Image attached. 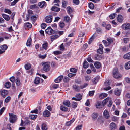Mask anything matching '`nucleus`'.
Instances as JSON below:
<instances>
[{"label": "nucleus", "mask_w": 130, "mask_h": 130, "mask_svg": "<svg viewBox=\"0 0 130 130\" xmlns=\"http://www.w3.org/2000/svg\"><path fill=\"white\" fill-rule=\"evenodd\" d=\"M32 40L31 39L29 38L27 41L26 43V45L27 46H29L31 45V43Z\"/></svg>", "instance_id": "nucleus-41"}, {"label": "nucleus", "mask_w": 130, "mask_h": 130, "mask_svg": "<svg viewBox=\"0 0 130 130\" xmlns=\"http://www.w3.org/2000/svg\"><path fill=\"white\" fill-rule=\"evenodd\" d=\"M11 98L10 96H8L5 99L4 102L6 103H7L11 100Z\"/></svg>", "instance_id": "nucleus-47"}, {"label": "nucleus", "mask_w": 130, "mask_h": 130, "mask_svg": "<svg viewBox=\"0 0 130 130\" xmlns=\"http://www.w3.org/2000/svg\"><path fill=\"white\" fill-rule=\"evenodd\" d=\"M87 60L89 62H93V61L92 59L90 57H89L87 58Z\"/></svg>", "instance_id": "nucleus-57"}, {"label": "nucleus", "mask_w": 130, "mask_h": 130, "mask_svg": "<svg viewBox=\"0 0 130 130\" xmlns=\"http://www.w3.org/2000/svg\"><path fill=\"white\" fill-rule=\"evenodd\" d=\"M87 84H85L83 86H81L80 87L76 85H74L73 86V88L74 90L77 92H79L80 89H82L85 87Z\"/></svg>", "instance_id": "nucleus-2"}, {"label": "nucleus", "mask_w": 130, "mask_h": 130, "mask_svg": "<svg viewBox=\"0 0 130 130\" xmlns=\"http://www.w3.org/2000/svg\"><path fill=\"white\" fill-rule=\"evenodd\" d=\"M0 54L4 53L8 48V46L6 44H4L0 46Z\"/></svg>", "instance_id": "nucleus-4"}, {"label": "nucleus", "mask_w": 130, "mask_h": 130, "mask_svg": "<svg viewBox=\"0 0 130 130\" xmlns=\"http://www.w3.org/2000/svg\"><path fill=\"white\" fill-rule=\"evenodd\" d=\"M121 91V90L118 89V88H117L115 89L114 90V94L116 95L119 96L120 95Z\"/></svg>", "instance_id": "nucleus-12"}, {"label": "nucleus", "mask_w": 130, "mask_h": 130, "mask_svg": "<svg viewBox=\"0 0 130 130\" xmlns=\"http://www.w3.org/2000/svg\"><path fill=\"white\" fill-rule=\"evenodd\" d=\"M70 18L68 16H66L64 17V20L67 22H68L70 20Z\"/></svg>", "instance_id": "nucleus-46"}, {"label": "nucleus", "mask_w": 130, "mask_h": 130, "mask_svg": "<svg viewBox=\"0 0 130 130\" xmlns=\"http://www.w3.org/2000/svg\"><path fill=\"white\" fill-rule=\"evenodd\" d=\"M38 5L41 8H43L46 6V3L45 1H43L40 2L38 3Z\"/></svg>", "instance_id": "nucleus-16"}, {"label": "nucleus", "mask_w": 130, "mask_h": 130, "mask_svg": "<svg viewBox=\"0 0 130 130\" xmlns=\"http://www.w3.org/2000/svg\"><path fill=\"white\" fill-rule=\"evenodd\" d=\"M2 15L4 19L7 21H8L10 19L9 16L5 14H2Z\"/></svg>", "instance_id": "nucleus-29"}, {"label": "nucleus", "mask_w": 130, "mask_h": 130, "mask_svg": "<svg viewBox=\"0 0 130 130\" xmlns=\"http://www.w3.org/2000/svg\"><path fill=\"white\" fill-rule=\"evenodd\" d=\"M42 130H47V127L45 124H43L42 125Z\"/></svg>", "instance_id": "nucleus-45"}, {"label": "nucleus", "mask_w": 130, "mask_h": 130, "mask_svg": "<svg viewBox=\"0 0 130 130\" xmlns=\"http://www.w3.org/2000/svg\"><path fill=\"white\" fill-rule=\"evenodd\" d=\"M103 104H101V102L99 101L96 102V106L97 108H102L103 106Z\"/></svg>", "instance_id": "nucleus-19"}, {"label": "nucleus", "mask_w": 130, "mask_h": 130, "mask_svg": "<svg viewBox=\"0 0 130 130\" xmlns=\"http://www.w3.org/2000/svg\"><path fill=\"white\" fill-rule=\"evenodd\" d=\"M42 65L43 66V70L45 72L49 71L50 69V62H42Z\"/></svg>", "instance_id": "nucleus-1"}, {"label": "nucleus", "mask_w": 130, "mask_h": 130, "mask_svg": "<svg viewBox=\"0 0 130 130\" xmlns=\"http://www.w3.org/2000/svg\"><path fill=\"white\" fill-rule=\"evenodd\" d=\"M123 29L125 30L130 29V24L128 23H126L123 24L122 26Z\"/></svg>", "instance_id": "nucleus-8"}, {"label": "nucleus", "mask_w": 130, "mask_h": 130, "mask_svg": "<svg viewBox=\"0 0 130 130\" xmlns=\"http://www.w3.org/2000/svg\"><path fill=\"white\" fill-rule=\"evenodd\" d=\"M129 39L128 38H125L123 39V41L125 43H127L129 41Z\"/></svg>", "instance_id": "nucleus-64"}, {"label": "nucleus", "mask_w": 130, "mask_h": 130, "mask_svg": "<svg viewBox=\"0 0 130 130\" xmlns=\"http://www.w3.org/2000/svg\"><path fill=\"white\" fill-rule=\"evenodd\" d=\"M15 83L16 85L17 86H20L21 85V83L20 82V80L18 79H16L15 80Z\"/></svg>", "instance_id": "nucleus-48"}, {"label": "nucleus", "mask_w": 130, "mask_h": 130, "mask_svg": "<svg viewBox=\"0 0 130 130\" xmlns=\"http://www.w3.org/2000/svg\"><path fill=\"white\" fill-rule=\"evenodd\" d=\"M94 91H90L89 92V95L90 96H92L94 94Z\"/></svg>", "instance_id": "nucleus-62"}, {"label": "nucleus", "mask_w": 130, "mask_h": 130, "mask_svg": "<svg viewBox=\"0 0 130 130\" xmlns=\"http://www.w3.org/2000/svg\"><path fill=\"white\" fill-rule=\"evenodd\" d=\"M46 56V54H44L43 55H42L41 54H39V58L41 59H44Z\"/></svg>", "instance_id": "nucleus-54"}, {"label": "nucleus", "mask_w": 130, "mask_h": 130, "mask_svg": "<svg viewBox=\"0 0 130 130\" xmlns=\"http://www.w3.org/2000/svg\"><path fill=\"white\" fill-rule=\"evenodd\" d=\"M62 7L64 8H65L67 6V2L65 1H62Z\"/></svg>", "instance_id": "nucleus-53"}, {"label": "nucleus", "mask_w": 130, "mask_h": 130, "mask_svg": "<svg viewBox=\"0 0 130 130\" xmlns=\"http://www.w3.org/2000/svg\"><path fill=\"white\" fill-rule=\"evenodd\" d=\"M60 109L62 111H67L68 110V108L63 105L61 106Z\"/></svg>", "instance_id": "nucleus-34"}, {"label": "nucleus", "mask_w": 130, "mask_h": 130, "mask_svg": "<svg viewBox=\"0 0 130 130\" xmlns=\"http://www.w3.org/2000/svg\"><path fill=\"white\" fill-rule=\"evenodd\" d=\"M43 116L45 117H48L50 114V112L48 110H45L43 112Z\"/></svg>", "instance_id": "nucleus-14"}, {"label": "nucleus", "mask_w": 130, "mask_h": 130, "mask_svg": "<svg viewBox=\"0 0 130 130\" xmlns=\"http://www.w3.org/2000/svg\"><path fill=\"white\" fill-rule=\"evenodd\" d=\"M45 32L48 34H52L55 32V31L52 29L51 28L49 27L45 30Z\"/></svg>", "instance_id": "nucleus-6"}, {"label": "nucleus", "mask_w": 130, "mask_h": 130, "mask_svg": "<svg viewBox=\"0 0 130 130\" xmlns=\"http://www.w3.org/2000/svg\"><path fill=\"white\" fill-rule=\"evenodd\" d=\"M5 109V108L4 107H3L0 110V115H1L4 111Z\"/></svg>", "instance_id": "nucleus-61"}, {"label": "nucleus", "mask_w": 130, "mask_h": 130, "mask_svg": "<svg viewBox=\"0 0 130 130\" xmlns=\"http://www.w3.org/2000/svg\"><path fill=\"white\" fill-rule=\"evenodd\" d=\"M8 93V91L6 90L2 91L1 92V95L2 97H5Z\"/></svg>", "instance_id": "nucleus-17"}, {"label": "nucleus", "mask_w": 130, "mask_h": 130, "mask_svg": "<svg viewBox=\"0 0 130 130\" xmlns=\"http://www.w3.org/2000/svg\"><path fill=\"white\" fill-rule=\"evenodd\" d=\"M111 26L110 24H107L105 26V28L106 29L109 30L111 28Z\"/></svg>", "instance_id": "nucleus-59"}, {"label": "nucleus", "mask_w": 130, "mask_h": 130, "mask_svg": "<svg viewBox=\"0 0 130 130\" xmlns=\"http://www.w3.org/2000/svg\"><path fill=\"white\" fill-rule=\"evenodd\" d=\"M63 77L62 75L60 76L54 80L55 82L57 83L60 82L62 79Z\"/></svg>", "instance_id": "nucleus-15"}, {"label": "nucleus", "mask_w": 130, "mask_h": 130, "mask_svg": "<svg viewBox=\"0 0 130 130\" xmlns=\"http://www.w3.org/2000/svg\"><path fill=\"white\" fill-rule=\"evenodd\" d=\"M104 116L106 119H108L110 117L109 112L106 110L104 111L103 113Z\"/></svg>", "instance_id": "nucleus-10"}, {"label": "nucleus", "mask_w": 130, "mask_h": 130, "mask_svg": "<svg viewBox=\"0 0 130 130\" xmlns=\"http://www.w3.org/2000/svg\"><path fill=\"white\" fill-rule=\"evenodd\" d=\"M110 128L111 130H114L117 127V126L115 123L113 122L111 123L110 125Z\"/></svg>", "instance_id": "nucleus-9"}, {"label": "nucleus", "mask_w": 130, "mask_h": 130, "mask_svg": "<svg viewBox=\"0 0 130 130\" xmlns=\"http://www.w3.org/2000/svg\"><path fill=\"white\" fill-rule=\"evenodd\" d=\"M42 48L45 50H47L48 47V44L47 42L44 41L42 44Z\"/></svg>", "instance_id": "nucleus-23"}, {"label": "nucleus", "mask_w": 130, "mask_h": 130, "mask_svg": "<svg viewBox=\"0 0 130 130\" xmlns=\"http://www.w3.org/2000/svg\"><path fill=\"white\" fill-rule=\"evenodd\" d=\"M123 58L125 59L130 60V52H128L124 55Z\"/></svg>", "instance_id": "nucleus-21"}, {"label": "nucleus", "mask_w": 130, "mask_h": 130, "mask_svg": "<svg viewBox=\"0 0 130 130\" xmlns=\"http://www.w3.org/2000/svg\"><path fill=\"white\" fill-rule=\"evenodd\" d=\"M59 87V85L58 84H54L52 85V87L54 89H56L58 88Z\"/></svg>", "instance_id": "nucleus-55"}, {"label": "nucleus", "mask_w": 130, "mask_h": 130, "mask_svg": "<svg viewBox=\"0 0 130 130\" xmlns=\"http://www.w3.org/2000/svg\"><path fill=\"white\" fill-rule=\"evenodd\" d=\"M32 26L31 24L29 22L25 23L24 24V27L25 28H30Z\"/></svg>", "instance_id": "nucleus-27"}, {"label": "nucleus", "mask_w": 130, "mask_h": 130, "mask_svg": "<svg viewBox=\"0 0 130 130\" xmlns=\"http://www.w3.org/2000/svg\"><path fill=\"white\" fill-rule=\"evenodd\" d=\"M53 53L55 54L58 55L61 54L62 52L59 51H56L53 52Z\"/></svg>", "instance_id": "nucleus-58"}, {"label": "nucleus", "mask_w": 130, "mask_h": 130, "mask_svg": "<svg viewBox=\"0 0 130 130\" xmlns=\"http://www.w3.org/2000/svg\"><path fill=\"white\" fill-rule=\"evenodd\" d=\"M37 116V115L32 114L30 115L29 117L31 119L34 120L36 118Z\"/></svg>", "instance_id": "nucleus-42"}, {"label": "nucleus", "mask_w": 130, "mask_h": 130, "mask_svg": "<svg viewBox=\"0 0 130 130\" xmlns=\"http://www.w3.org/2000/svg\"><path fill=\"white\" fill-rule=\"evenodd\" d=\"M113 76L116 79H118L122 77V75L120 74H113Z\"/></svg>", "instance_id": "nucleus-18"}, {"label": "nucleus", "mask_w": 130, "mask_h": 130, "mask_svg": "<svg viewBox=\"0 0 130 130\" xmlns=\"http://www.w3.org/2000/svg\"><path fill=\"white\" fill-rule=\"evenodd\" d=\"M67 12L69 14L71 13L72 12V9L70 7H68L67 8Z\"/></svg>", "instance_id": "nucleus-49"}, {"label": "nucleus", "mask_w": 130, "mask_h": 130, "mask_svg": "<svg viewBox=\"0 0 130 130\" xmlns=\"http://www.w3.org/2000/svg\"><path fill=\"white\" fill-rule=\"evenodd\" d=\"M63 104L67 107H69L70 106V103L69 101L65 100L63 102Z\"/></svg>", "instance_id": "nucleus-28"}, {"label": "nucleus", "mask_w": 130, "mask_h": 130, "mask_svg": "<svg viewBox=\"0 0 130 130\" xmlns=\"http://www.w3.org/2000/svg\"><path fill=\"white\" fill-rule=\"evenodd\" d=\"M117 20L119 22H121L123 20L122 16L121 15H118L117 17Z\"/></svg>", "instance_id": "nucleus-25"}, {"label": "nucleus", "mask_w": 130, "mask_h": 130, "mask_svg": "<svg viewBox=\"0 0 130 130\" xmlns=\"http://www.w3.org/2000/svg\"><path fill=\"white\" fill-rule=\"evenodd\" d=\"M4 11L5 12L8 13L9 14H10L11 13V12L10 10L8 9H5L4 10Z\"/></svg>", "instance_id": "nucleus-51"}, {"label": "nucleus", "mask_w": 130, "mask_h": 130, "mask_svg": "<svg viewBox=\"0 0 130 130\" xmlns=\"http://www.w3.org/2000/svg\"><path fill=\"white\" fill-rule=\"evenodd\" d=\"M107 96V94L105 93H102L99 95V97L100 98L103 99L106 97Z\"/></svg>", "instance_id": "nucleus-26"}, {"label": "nucleus", "mask_w": 130, "mask_h": 130, "mask_svg": "<svg viewBox=\"0 0 130 130\" xmlns=\"http://www.w3.org/2000/svg\"><path fill=\"white\" fill-rule=\"evenodd\" d=\"M100 78V77L99 76H97L92 79V81L94 84H96Z\"/></svg>", "instance_id": "nucleus-20"}, {"label": "nucleus", "mask_w": 130, "mask_h": 130, "mask_svg": "<svg viewBox=\"0 0 130 130\" xmlns=\"http://www.w3.org/2000/svg\"><path fill=\"white\" fill-rule=\"evenodd\" d=\"M118 69L117 68L113 69V73H117L118 72Z\"/></svg>", "instance_id": "nucleus-63"}, {"label": "nucleus", "mask_w": 130, "mask_h": 130, "mask_svg": "<svg viewBox=\"0 0 130 130\" xmlns=\"http://www.w3.org/2000/svg\"><path fill=\"white\" fill-rule=\"evenodd\" d=\"M52 16H48L45 18L46 22L48 23H50L51 22L52 20Z\"/></svg>", "instance_id": "nucleus-11"}, {"label": "nucleus", "mask_w": 130, "mask_h": 130, "mask_svg": "<svg viewBox=\"0 0 130 130\" xmlns=\"http://www.w3.org/2000/svg\"><path fill=\"white\" fill-rule=\"evenodd\" d=\"M7 88H10L11 86V83L9 82H7L4 85Z\"/></svg>", "instance_id": "nucleus-40"}, {"label": "nucleus", "mask_w": 130, "mask_h": 130, "mask_svg": "<svg viewBox=\"0 0 130 130\" xmlns=\"http://www.w3.org/2000/svg\"><path fill=\"white\" fill-rule=\"evenodd\" d=\"M88 6L91 9H93L94 7L93 4L91 2L89 3Z\"/></svg>", "instance_id": "nucleus-44"}, {"label": "nucleus", "mask_w": 130, "mask_h": 130, "mask_svg": "<svg viewBox=\"0 0 130 130\" xmlns=\"http://www.w3.org/2000/svg\"><path fill=\"white\" fill-rule=\"evenodd\" d=\"M24 67L26 70H29L31 67V64L29 63L26 64L24 66Z\"/></svg>", "instance_id": "nucleus-35"}, {"label": "nucleus", "mask_w": 130, "mask_h": 130, "mask_svg": "<svg viewBox=\"0 0 130 130\" xmlns=\"http://www.w3.org/2000/svg\"><path fill=\"white\" fill-rule=\"evenodd\" d=\"M94 65L97 68H99L101 67V64L99 62H96L94 63Z\"/></svg>", "instance_id": "nucleus-30"}, {"label": "nucleus", "mask_w": 130, "mask_h": 130, "mask_svg": "<svg viewBox=\"0 0 130 130\" xmlns=\"http://www.w3.org/2000/svg\"><path fill=\"white\" fill-rule=\"evenodd\" d=\"M40 79L39 77H36L34 80L35 84H37L40 83Z\"/></svg>", "instance_id": "nucleus-31"}, {"label": "nucleus", "mask_w": 130, "mask_h": 130, "mask_svg": "<svg viewBox=\"0 0 130 130\" xmlns=\"http://www.w3.org/2000/svg\"><path fill=\"white\" fill-rule=\"evenodd\" d=\"M89 64L87 61L85 60L84 61L83 64V67L85 68H86L89 67Z\"/></svg>", "instance_id": "nucleus-37"}, {"label": "nucleus", "mask_w": 130, "mask_h": 130, "mask_svg": "<svg viewBox=\"0 0 130 130\" xmlns=\"http://www.w3.org/2000/svg\"><path fill=\"white\" fill-rule=\"evenodd\" d=\"M60 49L61 50L63 51L64 49V47L63 46V43H62L59 46Z\"/></svg>", "instance_id": "nucleus-60"}, {"label": "nucleus", "mask_w": 130, "mask_h": 130, "mask_svg": "<svg viewBox=\"0 0 130 130\" xmlns=\"http://www.w3.org/2000/svg\"><path fill=\"white\" fill-rule=\"evenodd\" d=\"M111 99V98L109 97H107L106 99L104 100L102 102V103L103 104V106H104L106 105L108 101H109V100Z\"/></svg>", "instance_id": "nucleus-13"}, {"label": "nucleus", "mask_w": 130, "mask_h": 130, "mask_svg": "<svg viewBox=\"0 0 130 130\" xmlns=\"http://www.w3.org/2000/svg\"><path fill=\"white\" fill-rule=\"evenodd\" d=\"M64 22H61L59 23V26L61 28H63L64 27Z\"/></svg>", "instance_id": "nucleus-56"}, {"label": "nucleus", "mask_w": 130, "mask_h": 130, "mask_svg": "<svg viewBox=\"0 0 130 130\" xmlns=\"http://www.w3.org/2000/svg\"><path fill=\"white\" fill-rule=\"evenodd\" d=\"M96 36L95 34H93L91 38L90 39L88 42V43L89 44H90L93 41V40L96 37Z\"/></svg>", "instance_id": "nucleus-32"}, {"label": "nucleus", "mask_w": 130, "mask_h": 130, "mask_svg": "<svg viewBox=\"0 0 130 130\" xmlns=\"http://www.w3.org/2000/svg\"><path fill=\"white\" fill-rule=\"evenodd\" d=\"M125 67L126 69H130V61H129L125 64Z\"/></svg>", "instance_id": "nucleus-36"}, {"label": "nucleus", "mask_w": 130, "mask_h": 130, "mask_svg": "<svg viewBox=\"0 0 130 130\" xmlns=\"http://www.w3.org/2000/svg\"><path fill=\"white\" fill-rule=\"evenodd\" d=\"M92 119L93 120H95L97 119L98 115L96 113H93L91 115Z\"/></svg>", "instance_id": "nucleus-24"}, {"label": "nucleus", "mask_w": 130, "mask_h": 130, "mask_svg": "<svg viewBox=\"0 0 130 130\" xmlns=\"http://www.w3.org/2000/svg\"><path fill=\"white\" fill-rule=\"evenodd\" d=\"M76 97V98L73 97L72 98V100H74L76 101H80L82 99V96L80 94H77Z\"/></svg>", "instance_id": "nucleus-7"}, {"label": "nucleus", "mask_w": 130, "mask_h": 130, "mask_svg": "<svg viewBox=\"0 0 130 130\" xmlns=\"http://www.w3.org/2000/svg\"><path fill=\"white\" fill-rule=\"evenodd\" d=\"M77 69L74 68H71L70 69V71L72 73H76L77 71Z\"/></svg>", "instance_id": "nucleus-43"}, {"label": "nucleus", "mask_w": 130, "mask_h": 130, "mask_svg": "<svg viewBox=\"0 0 130 130\" xmlns=\"http://www.w3.org/2000/svg\"><path fill=\"white\" fill-rule=\"evenodd\" d=\"M10 116V123H13L17 119L16 115L13 113H9Z\"/></svg>", "instance_id": "nucleus-3"}, {"label": "nucleus", "mask_w": 130, "mask_h": 130, "mask_svg": "<svg viewBox=\"0 0 130 130\" xmlns=\"http://www.w3.org/2000/svg\"><path fill=\"white\" fill-rule=\"evenodd\" d=\"M78 105L77 103L75 102H73L72 103V107L73 108H75Z\"/></svg>", "instance_id": "nucleus-38"}, {"label": "nucleus", "mask_w": 130, "mask_h": 130, "mask_svg": "<svg viewBox=\"0 0 130 130\" xmlns=\"http://www.w3.org/2000/svg\"><path fill=\"white\" fill-rule=\"evenodd\" d=\"M75 120L74 118H73L70 121L67 122L66 123V125L67 126H69Z\"/></svg>", "instance_id": "nucleus-33"}, {"label": "nucleus", "mask_w": 130, "mask_h": 130, "mask_svg": "<svg viewBox=\"0 0 130 130\" xmlns=\"http://www.w3.org/2000/svg\"><path fill=\"white\" fill-rule=\"evenodd\" d=\"M102 59V56L100 55H98L95 57V59L96 60H100Z\"/></svg>", "instance_id": "nucleus-39"}, {"label": "nucleus", "mask_w": 130, "mask_h": 130, "mask_svg": "<svg viewBox=\"0 0 130 130\" xmlns=\"http://www.w3.org/2000/svg\"><path fill=\"white\" fill-rule=\"evenodd\" d=\"M117 14L115 13H113L112 14H111L109 16V17L111 19H114L116 15Z\"/></svg>", "instance_id": "nucleus-52"}, {"label": "nucleus", "mask_w": 130, "mask_h": 130, "mask_svg": "<svg viewBox=\"0 0 130 130\" xmlns=\"http://www.w3.org/2000/svg\"><path fill=\"white\" fill-rule=\"evenodd\" d=\"M51 10L54 11L58 12L60 10V8L56 6H53L51 8Z\"/></svg>", "instance_id": "nucleus-22"}, {"label": "nucleus", "mask_w": 130, "mask_h": 130, "mask_svg": "<svg viewBox=\"0 0 130 130\" xmlns=\"http://www.w3.org/2000/svg\"><path fill=\"white\" fill-rule=\"evenodd\" d=\"M38 15H37L32 16L31 17V19L32 20L34 21H35Z\"/></svg>", "instance_id": "nucleus-50"}, {"label": "nucleus", "mask_w": 130, "mask_h": 130, "mask_svg": "<svg viewBox=\"0 0 130 130\" xmlns=\"http://www.w3.org/2000/svg\"><path fill=\"white\" fill-rule=\"evenodd\" d=\"M110 85L109 80H107L104 82V85L105 87L104 88V89L105 90H108L111 89V87L109 86Z\"/></svg>", "instance_id": "nucleus-5"}]
</instances>
